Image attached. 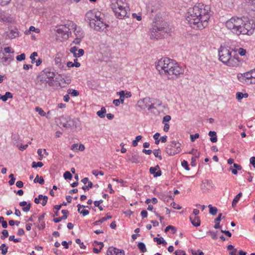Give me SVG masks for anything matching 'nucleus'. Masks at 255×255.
<instances>
[{"instance_id": "1", "label": "nucleus", "mask_w": 255, "mask_h": 255, "mask_svg": "<svg viewBox=\"0 0 255 255\" xmlns=\"http://www.w3.org/2000/svg\"><path fill=\"white\" fill-rule=\"evenodd\" d=\"M211 15L210 6L199 3L188 9L186 19L192 28L203 29L208 26Z\"/></svg>"}, {"instance_id": "2", "label": "nucleus", "mask_w": 255, "mask_h": 255, "mask_svg": "<svg viewBox=\"0 0 255 255\" xmlns=\"http://www.w3.org/2000/svg\"><path fill=\"white\" fill-rule=\"evenodd\" d=\"M155 66L159 74L169 80H176L184 73V69L175 61L167 57L159 59Z\"/></svg>"}, {"instance_id": "3", "label": "nucleus", "mask_w": 255, "mask_h": 255, "mask_svg": "<svg viewBox=\"0 0 255 255\" xmlns=\"http://www.w3.org/2000/svg\"><path fill=\"white\" fill-rule=\"evenodd\" d=\"M149 31L150 38L157 39L164 37L166 34H169L171 32V28L160 14L158 13L153 19Z\"/></svg>"}, {"instance_id": "4", "label": "nucleus", "mask_w": 255, "mask_h": 255, "mask_svg": "<svg viewBox=\"0 0 255 255\" xmlns=\"http://www.w3.org/2000/svg\"><path fill=\"white\" fill-rule=\"evenodd\" d=\"M103 14L99 11L92 10L88 11L85 15V20L94 30L105 31L109 25L104 21Z\"/></svg>"}, {"instance_id": "5", "label": "nucleus", "mask_w": 255, "mask_h": 255, "mask_svg": "<svg viewBox=\"0 0 255 255\" xmlns=\"http://www.w3.org/2000/svg\"><path fill=\"white\" fill-rule=\"evenodd\" d=\"M231 53L228 48L221 47L219 51V59L229 66H236L238 64L239 61L236 58L232 57Z\"/></svg>"}, {"instance_id": "6", "label": "nucleus", "mask_w": 255, "mask_h": 255, "mask_svg": "<svg viewBox=\"0 0 255 255\" xmlns=\"http://www.w3.org/2000/svg\"><path fill=\"white\" fill-rule=\"evenodd\" d=\"M125 0H117L115 3H112V9L115 15L119 19H123L126 16L128 17V14L129 12L127 8V4Z\"/></svg>"}, {"instance_id": "7", "label": "nucleus", "mask_w": 255, "mask_h": 255, "mask_svg": "<svg viewBox=\"0 0 255 255\" xmlns=\"http://www.w3.org/2000/svg\"><path fill=\"white\" fill-rule=\"evenodd\" d=\"M255 28V24L253 20H243L242 24H240L238 28V32L236 33L237 35H251L253 33Z\"/></svg>"}, {"instance_id": "8", "label": "nucleus", "mask_w": 255, "mask_h": 255, "mask_svg": "<svg viewBox=\"0 0 255 255\" xmlns=\"http://www.w3.org/2000/svg\"><path fill=\"white\" fill-rule=\"evenodd\" d=\"M154 105L160 106L161 105V102L157 100H155L154 102H152L151 98L146 97L138 100L137 104V106L141 110L147 109L148 110L154 109Z\"/></svg>"}, {"instance_id": "9", "label": "nucleus", "mask_w": 255, "mask_h": 255, "mask_svg": "<svg viewBox=\"0 0 255 255\" xmlns=\"http://www.w3.org/2000/svg\"><path fill=\"white\" fill-rule=\"evenodd\" d=\"M68 25L70 26V29L74 30V35L76 36L73 43L75 44H79L84 37L83 30L80 27H77V25L72 21H68Z\"/></svg>"}, {"instance_id": "10", "label": "nucleus", "mask_w": 255, "mask_h": 255, "mask_svg": "<svg viewBox=\"0 0 255 255\" xmlns=\"http://www.w3.org/2000/svg\"><path fill=\"white\" fill-rule=\"evenodd\" d=\"M243 19L238 17H233L226 22V26L233 33L238 32V28L240 24H242Z\"/></svg>"}, {"instance_id": "11", "label": "nucleus", "mask_w": 255, "mask_h": 255, "mask_svg": "<svg viewBox=\"0 0 255 255\" xmlns=\"http://www.w3.org/2000/svg\"><path fill=\"white\" fill-rule=\"evenodd\" d=\"M70 26L68 25V22L64 25H59L56 30V36L58 38H61L62 40L67 39L69 37Z\"/></svg>"}, {"instance_id": "12", "label": "nucleus", "mask_w": 255, "mask_h": 255, "mask_svg": "<svg viewBox=\"0 0 255 255\" xmlns=\"http://www.w3.org/2000/svg\"><path fill=\"white\" fill-rule=\"evenodd\" d=\"M181 151V143L173 140L167 144L165 148V152L169 155H174Z\"/></svg>"}, {"instance_id": "13", "label": "nucleus", "mask_w": 255, "mask_h": 255, "mask_svg": "<svg viewBox=\"0 0 255 255\" xmlns=\"http://www.w3.org/2000/svg\"><path fill=\"white\" fill-rule=\"evenodd\" d=\"M239 80L247 84H255V69L238 76Z\"/></svg>"}, {"instance_id": "14", "label": "nucleus", "mask_w": 255, "mask_h": 255, "mask_svg": "<svg viewBox=\"0 0 255 255\" xmlns=\"http://www.w3.org/2000/svg\"><path fill=\"white\" fill-rule=\"evenodd\" d=\"M35 83L39 89L46 88L47 84L50 86H52L53 85V83L49 80H47L41 72L36 77Z\"/></svg>"}, {"instance_id": "15", "label": "nucleus", "mask_w": 255, "mask_h": 255, "mask_svg": "<svg viewBox=\"0 0 255 255\" xmlns=\"http://www.w3.org/2000/svg\"><path fill=\"white\" fill-rule=\"evenodd\" d=\"M41 73L47 80H49L52 82L55 81L54 78L55 77V73L51 69L46 68L41 71Z\"/></svg>"}, {"instance_id": "16", "label": "nucleus", "mask_w": 255, "mask_h": 255, "mask_svg": "<svg viewBox=\"0 0 255 255\" xmlns=\"http://www.w3.org/2000/svg\"><path fill=\"white\" fill-rule=\"evenodd\" d=\"M12 60L11 55L5 56L2 50H0V64L1 63L3 65H7L9 64Z\"/></svg>"}, {"instance_id": "17", "label": "nucleus", "mask_w": 255, "mask_h": 255, "mask_svg": "<svg viewBox=\"0 0 255 255\" xmlns=\"http://www.w3.org/2000/svg\"><path fill=\"white\" fill-rule=\"evenodd\" d=\"M107 255H125V252L123 250L111 247L107 250Z\"/></svg>"}, {"instance_id": "18", "label": "nucleus", "mask_w": 255, "mask_h": 255, "mask_svg": "<svg viewBox=\"0 0 255 255\" xmlns=\"http://www.w3.org/2000/svg\"><path fill=\"white\" fill-rule=\"evenodd\" d=\"M55 81L58 82L59 86L61 87H65L71 83V80L70 78L64 79L59 76L55 77Z\"/></svg>"}, {"instance_id": "19", "label": "nucleus", "mask_w": 255, "mask_h": 255, "mask_svg": "<svg viewBox=\"0 0 255 255\" xmlns=\"http://www.w3.org/2000/svg\"><path fill=\"white\" fill-rule=\"evenodd\" d=\"M213 187V183L212 181L205 179L202 182L201 185V189L205 192L207 190H209Z\"/></svg>"}, {"instance_id": "20", "label": "nucleus", "mask_w": 255, "mask_h": 255, "mask_svg": "<svg viewBox=\"0 0 255 255\" xmlns=\"http://www.w3.org/2000/svg\"><path fill=\"white\" fill-rule=\"evenodd\" d=\"M70 52L73 54L74 57L77 58L83 56L84 54V51L82 49L78 50V48L76 46H73L70 48Z\"/></svg>"}, {"instance_id": "21", "label": "nucleus", "mask_w": 255, "mask_h": 255, "mask_svg": "<svg viewBox=\"0 0 255 255\" xmlns=\"http://www.w3.org/2000/svg\"><path fill=\"white\" fill-rule=\"evenodd\" d=\"M12 20L10 15L4 11H0V21L3 22H9Z\"/></svg>"}, {"instance_id": "22", "label": "nucleus", "mask_w": 255, "mask_h": 255, "mask_svg": "<svg viewBox=\"0 0 255 255\" xmlns=\"http://www.w3.org/2000/svg\"><path fill=\"white\" fill-rule=\"evenodd\" d=\"M149 172L154 177H159L161 175V171L160 170L158 165H156L155 167H151L149 168Z\"/></svg>"}, {"instance_id": "23", "label": "nucleus", "mask_w": 255, "mask_h": 255, "mask_svg": "<svg viewBox=\"0 0 255 255\" xmlns=\"http://www.w3.org/2000/svg\"><path fill=\"white\" fill-rule=\"evenodd\" d=\"M65 122H62V126L66 128H69L74 125V122L69 117L63 119Z\"/></svg>"}, {"instance_id": "24", "label": "nucleus", "mask_w": 255, "mask_h": 255, "mask_svg": "<svg viewBox=\"0 0 255 255\" xmlns=\"http://www.w3.org/2000/svg\"><path fill=\"white\" fill-rule=\"evenodd\" d=\"M18 36V30L16 28L11 29L6 32V36L9 39H13Z\"/></svg>"}, {"instance_id": "25", "label": "nucleus", "mask_w": 255, "mask_h": 255, "mask_svg": "<svg viewBox=\"0 0 255 255\" xmlns=\"http://www.w3.org/2000/svg\"><path fill=\"white\" fill-rule=\"evenodd\" d=\"M190 220L192 224L195 227H198L200 225V220L198 216H195L194 219L190 217Z\"/></svg>"}, {"instance_id": "26", "label": "nucleus", "mask_w": 255, "mask_h": 255, "mask_svg": "<svg viewBox=\"0 0 255 255\" xmlns=\"http://www.w3.org/2000/svg\"><path fill=\"white\" fill-rule=\"evenodd\" d=\"M127 157L128 160L132 163H138L139 162L137 156L134 154L132 153L131 155H127Z\"/></svg>"}, {"instance_id": "27", "label": "nucleus", "mask_w": 255, "mask_h": 255, "mask_svg": "<svg viewBox=\"0 0 255 255\" xmlns=\"http://www.w3.org/2000/svg\"><path fill=\"white\" fill-rule=\"evenodd\" d=\"M208 135L210 136V141L212 142H216L217 141L216 132L214 131H210Z\"/></svg>"}, {"instance_id": "28", "label": "nucleus", "mask_w": 255, "mask_h": 255, "mask_svg": "<svg viewBox=\"0 0 255 255\" xmlns=\"http://www.w3.org/2000/svg\"><path fill=\"white\" fill-rule=\"evenodd\" d=\"M242 193L241 192H240L235 197V198H234V199L232 201V206L233 207H234L236 206L237 203L239 201V200H240V198L242 197Z\"/></svg>"}, {"instance_id": "29", "label": "nucleus", "mask_w": 255, "mask_h": 255, "mask_svg": "<svg viewBox=\"0 0 255 255\" xmlns=\"http://www.w3.org/2000/svg\"><path fill=\"white\" fill-rule=\"evenodd\" d=\"M137 247L142 253H145L147 251L145 244L142 242H139L137 244Z\"/></svg>"}, {"instance_id": "30", "label": "nucleus", "mask_w": 255, "mask_h": 255, "mask_svg": "<svg viewBox=\"0 0 255 255\" xmlns=\"http://www.w3.org/2000/svg\"><path fill=\"white\" fill-rule=\"evenodd\" d=\"M106 113V110L105 108L102 107L101 110L97 112V115L101 118H103L105 117V113Z\"/></svg>"}, {"instance_id": "31", "label": "nucleus", "mask_w": 255, "mask_h": 255, "mask_svg": "<svg viewBox=\"0 0 255 255\" xmlns=\"http://www.w3.org/2000/svg\"><path fill=\"white\" fill-rule=\"evenodd\" d=\"M0 250H1L2 255H6L8 251V247L5 244H2L0 246Z\"/></svg>"}, {"instance_id": "32", "label": "nucleus", "mask_w": 255, "mask_h": 255, "mask_svg": "<svg viewBox=\"0 0 255 255\" xmlns=\"http://www.w3.org/2000/svg\"><path fill=\"white\" fill-rule=\"evenodd\" d=\"M209 208V213L213 215H215L217 213L218 209L215 207H213L211 205L208 206Z\"/></svg>"}, {"instance_id": "33", "label": "nucleus", "mask_w": 255, "mask_h": 255, "mask_svg": "<svg viewBox=\"0 0 255 255\" xmlns=\"http://www.w3.org/2000/svg\"><path fill=\"white\" fill-rule=\"evenodd\" d=\"M112 218V216L110 215H107V216L103 217L99 221H97L94 223L95 225H98L100 223H103V222Z\"/></svg>"}, {"instance_id": "34", "label": "nucleus", "mask_w": 255, "mask_h": 255, "mask_svg": "<svg viewBox=\"0 0 255 255\" xmlns=\"http://www.w3.org/2000/svg\"><path fill=\"white\" fill-rule=\"evenodd\" d=\"M34 182L35 183H39V184L42 185L44 183V180L42 177H39L38 175H36V177L34 180Z\"/></svg>"}, {"instance_id": "35", "label": "nucleus", "mask_w": 255, "mask_h": 255, "mask_svg": "<svg viewBox=\"0 0 255 255\" xmlns=\"http://www.w3.org/2000/svg\"><path fill=\"white\" fill-rule=\"evenodd\" d=\"M153 153L156 157L158 158L159 160L162 159V156L160 155L161 150L159 149L154 150Z\"/></svg>"}, {"instance_id": "36", "label": "nucleus", "mask_w": 255, "mask_h": 255, "mask_svg": "<svg viewBox=\"0 0 255 255\" xmlns=\"http://www.w3.org/2000/svg\"><path fill=\"white\" fill-rule=\"evenodd\" d=\"M117 94L120 96V101L121 103L123 104L124 102L125 97L124 96V91H121L119 92H117Z\"/></svg>"}, {"instance_id": "37", "label": "nucleus", "mask_w": 255, "mask_h": 255, "mask_svg": "<svg viewBox=\"0 0 255 255\" xmlns=\"http://www.w3.org/2000/svg\"><path fill=\"white\" fill-rule=\"evenodd\" d=\"M43 166V163L40 161H39L37 162L33 161L32 163V168L41 167Z\"/></svg>"}, {"instance_id": "38", "label": "nucleus", "mask_w": 255, "mask_h": 255, "mask_svg": "<svg viewBox=\"0 0 255 255\" xmlns=\"http://www.w3.org/2000/svg\"><path fill=\"white\" fill-rule=\"evenodd\" d=\"M169 230H171L173 232V234L175 233V232H176V229L175 227H174V226H171V225H169L167 227H166L164 231H165V232L166 233Z\"/></svg>"}, {"instance_id": "39", "label": "nucleus", "mask_w": 255, "mask_h": 255, "mask_svg": "<svg viewBox=\"0 0 255 255\" xmlns=\"http://www.w3.org/2000/svg\"><path fill=\"white\" fill-rule=\"evenodd\" d=\"M159 8V5L157 6H154L151 4V6L148 7V10L150 11L151 12L153 13L156 12L157 9Z\"/></svg>"}, {"instance_id": "40", "label": "nucleus", "mask_w": 255, "mask_h": 255, "mask_svg": "<svg viewBox=\"0 0 255 255\" xmlns=\"http://www.w3.org/2000/svg\"><path fill=\"white\" fill-rule=\"evenodd\" d=\"M9 178H10V180L8 181V183L10 185H12L14 184L15 178L14 177V175L13 174H10L9 175Z\"/></svg>"}, {"instance_id": "41", "label": "nucleus", "mask_w": 255, "mask_h": 255, "mask_svg": "<svg viewBox=\"0 0 255 255\" xmlns=\"http://www.w3.org/2000/svg\"><path fill=\"white\" fill-rule=\"evenodd\" d=\"M159 136V133L156 132L154 134L153 136V138L155 139V143L156 144H158L160 142V139H158Z\"/></svg>"}, {"instance_id": "42", "label": "nucleus", "mask_w": 255, "mask_h": 255, "mask_svg": "<svg viewBox=\"0 0 255 255\" xmlns=\"http://www.w3.org/2000/svg\"><path fill=\"white\" fill-rule=\"evenodd\" d=\"M35 110L41 116H45L46 113L41 108L37 107H36Z\"/></svg>"}, {"instance_id": "43", "label": "nucleus", "mask_w": 255, "mask_h": 255, "mask_svg": "<svg viewBox=\"0 0 255 255\" xmlns=\"http://www.w3.org/2000/svg\"><path fill=\"white\" fill-rule=\"evenodd\" d=\"M63 176L65 179H71L72 177V175L69 171H66L64 173Z\"/></svg>"}, {"instance_id": "44", "label": "nucleus", "mask_w": 255, "mask_h": 255, "mask_svg": "<svg viewBox=\"0 0 255 255\" xmlns=\"http://www.w3.org/2000/svg\"><path fill=\"white\" fill-rule=\"evenodd\" d=\"M67 219V217L66 216H63L61 217L56 218L53 219V221L55 223H59L62 220H65Z\"/></svg>"}, {"instance_id": "45", "label": "nucleus", "mask_w": 255, "mask_h": 255, "mask_svg": "<svg viewBox=\"0 0 255 255\" xmlns=\"http://www.w3.org/2000/svg\"><path fill=\"white\" fill-rule=\"evenodd\" d=\"M181 165L182 166L184 167L186 170H189L190 168H189L188 162L184 160L183 161H182Z\"/></svg>"}, {"instance_id": "46", "label": "nucleus", "mask_w": 255, "mask_h": 255, "mask_svg": "<svg viewBox=\"0 0 255 255\" xmlns=\"http://www.w3.org/2000/svg\"><path fill=\"white\" fill-rule=\"evenodd\" d=\"M75 241L77 244L80 245V247L81 249H86V246L84 245L83 243L81 242V240L80 239H76Z\"/></svg>"}, {"instance_id": "47", "label": "nucleus", "mask_w": 255, "mask_h": 255, "mask_svg": "<svg viewBox=\"0 0 255 255\" xmlns=\"http://www.w3.org/2000/svg\"><path fill=\"white\" fill-rule=\"evenodd\" d=\"M9 240L10 241H13L14 243L20 242L21 241L20 239H15L14 236H10L9 237Z\"/></svg>"}, {"instance_id": "48", "label": "nucleus", "mask_w": 255, "mask_h": 255, "mask_svg": "<svg viewBox=\"0 0 255 255\" xmlns=\"http://www.w3.org/2000/svg\"><path fill=\"white\" fill-rule=\"evenodd\" d=\"M3 51L6 53H13L14 50L10 47L4 48Z\"/></svg>"}, {"instance_id": "49", "label": "nucleus", "mask_w": 255, "mask_h": 255, "mask_svg": "<svg viewBox=\"0 0 255 255\" xmlns=\"http://www.w3.org/2000/svg\"><path fill=\"white\" fill-rule=\"evenodd\" d=\"M92 174L96 176L98 175H104V172L102 171H98V170H94L92 171Z\"/></svg>"}, {"instance_id": "50", "label": "nucleus", "mask_w": 255, "mask_h": 255, "mask_svg": "<svg viewBox=\"0 0 255 255\" xmlns=\"http://www.w3.org/2000/svg\"><path fill=\"white\" fill-rule=\"evenodd\" d=\"M25 58V55L24 53H22L20 55H17L16 59L17 61H20L24 60Z\"/></svg>"}, {"instance_id": "51", "label": "nucleus", "mask_w": 255, "mask_h": 255, "mask_svg": "<svg viewBox=\"0 0 255 255\" xmlns=\"http://www.w3.org/2000/svg\"><path fill=\"white\" fill-rule=\"evenodd\" d=\"M162 240H163V238H162V237H160V238L155 237L153 238V241L154 242H156L158 245H160L163 243V242H162Z\"/></svg>"}, {"instance_id": "52", "label": "nucleus", "mask_w": 255, "mask_h": 255, "mask_svg": "<svg viewBox=\"0 0 255 255\" xmlns=\"http://www.w3.org/2000/svg\"><path fill=\"white\" fill-rule=\"evenodd\" d=\"M37 56V53L36 52H33L30 55V58L31 60V62L34 63V62L35 61V56Z\"/></svg>"}, {"instance_id": "53", "label": "nucleus", "mask_w": 255, "mask_h": 255, "mask_svg": "<svg viewBox=\"0 0 255 255\" xmlns=\"http://www.w3.org/2000/svg\"><path fill=\"white\" fill-rule=\"evenodd\" d=\"M170 205L174 209H178V210H180L181 209V207L178 205L177 204H176V203H175L174 202H172Z\"/></svg>"}, {"instance_id": "54", "label": "nucleus", "mask_w": 255, "mask_h": 255, "mask_svg": "<svg viewBox=\"0 0 255 255\" xmlns=\"http://www.w3.org/2000/svg\"><path fill=\"white\" fill-rule=\"evenodd\" d=\"M209 234L211 236L212 238L214 240H216L218 238L217 232H215L210 231V232H209Z\"/></svg>"}, {"instance_id": "55", "label": "nucleus", "mask_w": 255, "mask_h": 255, "mask_svg": "<svg viewBox=\"0 0 255 255\" xmlns=\"http://www.w3.org/2000/svg\"><path fill=\"white\" fill-rule=\"evenodd\" d=\"M199 133H195V134H191L190 135V139H191V141L193 142L194 141V140L199 138Z\"/></svg>"}, {"instance_id": "56", "label": "nucleus", "mask_w": 255, "mask_h": 255, "mask_svg": "<svg viewBox=\"0 0 255 255\" xmlns=\"http://www.w3.org/2000/svg\"><path fill=\"white\" fill-rule=\"evenodd\" d=\"M132 16L133 18H136L138 21H140L141 20L140 14H137L135 13H133L132 14Z\"/></svg>"}, {"instance_id": "57", "label": "nucleus", "mask_w": 255, "mask_h": 255, "mask_svg": "<svg viewBox=\"0 0 255 255\" xmlns=\"http://www.w3.org/2000/svg\"><path fill=\"white\" fill-rule=\"evenodd\" d=\"M174 254L175 255H186L185 252L181 250L176 251Z\"/></svg>"}, {"instance_id": "58", "label": "nucleus", "mask_w": 255, "mask_h": 255, "mask_svg": "<svg viewBox=\"0 0 255 255\" xmlns=\"http://www.w3.org/2000/svg\"><path fill=\"white\" fill-rule=\"evenodd\" d=\"M236 98L238 101H241L243 98V93L242 92H237L236 93Z\"/></svg>"}, {"instance_id": "59", "label": "nucleus", "mask_w": 255, "mask_h": 255, "mask_svg": "<svg viewBox=\"0 0 255 255\" xmlns=\"http://www.w3.org/2000/svg\"><path fill=\"white\" fill-rule=\"evenodd\" d=\"M238 53L241 56H244L246 55V50L242 48H240L238 49Z\"/></svg>"}, {"instance_id": "60", "label": "nucleus", "mask_w": 255, "mask_h": 255, "mask_svg": "<svg viewBox=\"0 0 255 255\" xmlns=\"http://www.w3.org/2000/svg\"><path fill=\"white\" fill-rule=\"evenodd\" d=\"M62 205H55L54 207V209L56 210V211L55 212V215L56 216H58V211L61 208Z\"/></svg>"}, {"instance_id": "61", "label": "nucleus", "mask_w": 255, "mask_h": 255, "mask_svg": "<svg viewBox=\"0 0 255 255\" xmlns=\"http://www.w3.org/2000/svg\"><path fill=\"white\" fill-rule=\"evenodd\" d=\"M11 0H0V4L4 6L9 3Z\"/></svg>"}, {"instance_id": "62", "label": "nucleus", "mask_w": 255, "mask_h": 255, "mask_svg": "<svg viewBox=\"0 0 255 255\" xmlns=\"http://www.w3.org/2000/svg\"><path fill=\"white\" fill-rule=\"evenodd\" d=\"M189 153L194 155L196 157H198L199 155V153L197 151V150L194 149H193L191 151L189 152Z\"/></svg>"}, {"instance_id": "63", "label": "nucleus", "mask_w": 255, "mask_h": 255, "mask_svg": "<svg viewBox=\"0 0 255 255\" xmlns=\"http://www.w3.org/2000/svg\"><path fill=\"white\" fill-rule=\"evenodd\" d=\"M171 119V118L170 116L169 115H166V116H165L163 118V123L164 122H168L169 121H170Z\"/></svg>"}, {"instance_id": "64", "label": "nucleus", "mask_w": 255, "mask_h": 255, "mask_svg": "<svg viewBox=\"0 0 255 255\" xmlns=\"http://www.w3.org/2000/svg\"><path fill=\"white\" fill-rule=\"evenodd\" d=\"M250 163L255 168V156L252 157L250 159Z\"/></svg>"}]
</instances>
